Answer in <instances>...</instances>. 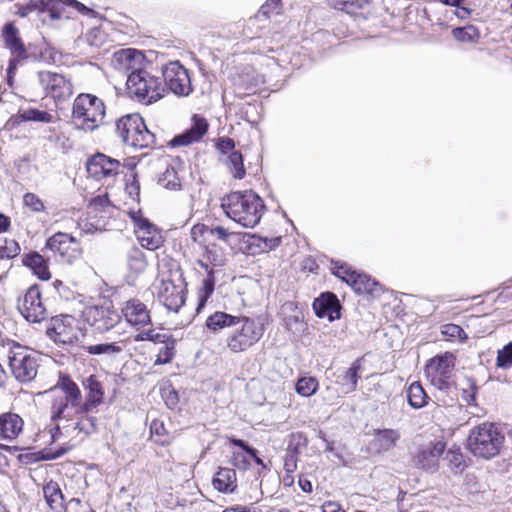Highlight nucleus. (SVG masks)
Instances as JSON below:
<instances>
[{
    "label": "nucleus",
    "instance_id": "obj_6",
    "mask_svg": "<svg viewBox=\"0 0 512 512\" xmlns=\"http://www.w3.org/2000/svg\"><path fill=\"white\" fill-rule=\"evenodd\" d=\"M127 89L132 98L146 105L159 101L166 94L162 78L146 69L128 74Z\"/></svg>",
    "mask_w": 512,
    "mask_h": 512
},
{
    "label": "nucleus",
    "instance_id": "obj_52",
    "mask_svg": "<svg viewBox=\"0 0 512 512\" xmlns=\"http://www.w3.org/2000/svg\"><path fill=\"white\" fill-rule=\"evenodd\" d=\"M23 203L25 207L31 211L39 213L45 211V205L40 197L34 193L28 192L23 196Z\"/></svg>",
    "mask_w": 512,
    "mask_h": 512
},
{
    "label": "nucleus",
    "instance_id": "obj_46",
    "mask_svg": "<svg viewBox=\"0 0 512 512\" xmlns=\"http://www.w3.org/2000/svg\"><path fill=\"white\" fill-rule=\"evenodd\" d=\"M128 266L136 273L144 271L147 266L144 254L138 249H133L128 256Z\"/></svg>",
    "mask_w": 512,
    "mask_h": 512
},
{
    "label": "nucleus",
    "instance_id": "obj_56",
    "mask_svg": "<svg viewBox=\"0 0 512 512\" xmlns=\"http://www.w3.org/2000/svg\"><path fill=\"white\" fill-rule=\"evenodd\" d=\"M216 147L217 149L222 153V154H227V156L232 153V151H235L234 148H235V143H234V140L229 138V137H222V138H219L217 144H216Z\"/></svg>",
    "mask_w": 512,
    "mask_h": 512
},
{
    "label": "nucleus",
    "instance_id": "obj_62",
    "mask_svg": "<svg viewBox=\"0 0 512 512\" xmlns=\"http://www.w3.org/2000/svg\"><path fill=\"white\" fill-rule=\"evenodd\" d=\"M150 431L152 435L163 436L166 433L164 423L160 420H153L150 424Z\"/></svg>",
    "mask_w": 512,
    "mask_h": 512
},
{
    "label": "nucleus",
    "instance_id": "obj_53",
    "mask_svg": "<svg viewBox=\"0 0 512 512\" xmlns=\"http://www.w3.org/2000/svg\"><path fill=\"white\" fill-rule=\"evenodd\" d=\"M441 332L445 337L450 339H467L466 332L459 325L453 323L443 325Z\"/></svg>",
    "mask_w": 512,
    "mask_h": 512
},
{
    "label": "nucleus",
    "instance_id": "obj_26",
    "mask_svg": "<svg viewBox=\"0 0 512 512\" xmlns=\"http://www.w3.org/2000/svg\"><path fill=\"white\" fill-rule=\"evenodd\" d=\"M40 80L50 90L53 97H65L72 93L71 83L61 74L51 72H40Z\"/></svg>",
    "mask_w": 512,
    "mask_h": 512
},
{
    "label": "nucleus",
    "instance_id": "obj_57",
    "mask_svg": "<svg viewBox=\"0 0 512 512\" xmlns=\"http://www.w3.org/2000/svg\"><path fill=\"white\" fill-rule=\"evenodd\" d=\"M66 6L61 0H50V5L46 8L51 19H60L62 17L61 9Z\"/></svg>",
    "mask_w": 512,
    "mask_h": 512
},
{
    "label": "nucleus",
    "instance_id": "obj_63",
    "mask_svg": "<svg viewBox=\"0 0 512 512\" xmlns=\"http://www.w3.org/2000/svg\"><path fill=\"white\" fill-rule=\"evenodd\" d=\"M322 512H346L336 501H326L323 503Z\"/></svg>",
    "mask_w": 512,
    "mask_h": 512
},
{
    "label": "nucleus",
    "instance_id": "obj_64",
    "mask_svg": "<svg viewBox=\"0 0 512 512\" xmlns=\"http://www.w3.org/2000/svg\"><path fill=\"white\" fill-rule=\"evenodd\" d=\"M222 512H258L253 506L234 505L224 509Z\"/></svg>",
    "mask_w": 512,
    "mask_h": 512
},
{
    "label": "nucleus",
    "instance_id": "obj_11",
    "mask_svg": "<svg viewBox=\"0 0 512 512\" xmlns=\"http://www.w3.org/2000/svg\"><path fill=\"white\" fill-rule=\"evenodd\" d=\"M331 271L336 277L351 286L358 294L374 295L381 290L377 281L365 273L352 269L347 263L332 262Z\"/></svg>",
    "mask_w": 512,
    "mask_h": 512
},
{
    "label": "nucleus",
    "instance_id": "obj_25",
    "mask_svg": "<svg viewBox=\"0 0 512 512\" xmlns=\"http://www.w3.org/2000/svg\"><path fill=\"white\" fill-rule=\"evenodd\" d=\"M312 306L319 318H327L330 322L340 318L341 305L336 295L331 292L322 293Z\"/></svg>",
    "mask_w": 512,
    "mask_h": 512
},
{
    "label": "nucleus",
    "instance_id": "obj_60",
    "mask_svg": "<svg viewBox=\"0 0 512 512\" xmlns=\"http://www.w3.org/2000/svg\"><path fill=\"white\" fill-rule=\"evenodd\" d=\"M298 456L286 452L284 458V471L294 473L297 469Z\"/></svg>",
    "mask_w": 512,
    "mask_h": 512
},
{
    "label": "nucleus",
    "instance_id": "obj_10",
    "mask_svg": "<svg viewBox=\"0 0 512 512\" xmlns=\"http://www.w3.org/2000/svg\"><path fill=\"white\" fill-rule=\"evenodd\" d=\"M45 249L51 253L56 262L61 264L71 265L82 255L80 242L65 232H57L50 236L46 241Z\"/></svg>",
    "mask_w": 512,
    "mask_h": 512
},
{
    "label": "nucleus",
    "instance_id": "obj_24",
    "mask_svg": "<svg viewBox=\"0 0 512 512\" xmlns=\"http://www.w3.org/2000/svg\"><path fill=\"white\" fill-rule=\"evenodd\" d=\"M192 126L183 133L175 136L170 140L171 147L187 146L192 143L198 142L208 130V123L203 117L194 115Z\"/></svg>",
    "mask_w": 512,
    "mask_h": 512
},
{
    "label": "nucleus",
    "instance_id": "obj_19",
    "mask_svg": "<svg viewBox=\"0 0 512 512\" xmlns=\"http://www.w3.org/2000/svg\"><path fill=\"white\" fill-rule=\"evenodd\" d=\"M159 301L170 311L178 312L185 303V288L170 279H162L158 287Z\"/></svg>",
    "mask_w": 512,
    "mask_h": 512
},
{
    "label": "nucleus",
    "instance_id": "obj_32",
    "mask_svg": "<svg viewBox=\"0 0 512 512\" xmlns=\"http://www.w3.org/2000/svg\"><path fill=\"white\" fill-rule=\"evenodd\" d=\"M23 263L40 280L50 279L51 273L49 271L47 261L39 253L34 252L26 255L25 258L23 259Z\"/></svg>",
    "mask_w": 512,
    "mask_h": 512
},
{
    "label": "nucleus",
    "instance_id": "obj_13",
    "mask_svg": "<svg viewBox=\"0 0 512 512\" xmlns=\"http://www.w3.org/2000/svg\"><path fill=\"white\" fill-rule=\"evenodd\" d=\"M454 365L455 358L452 353L445 352L436 355L426 364L425 375L435 388L439 390L447 389L451 383Z\"/></svg>",
    "mask_w": 512,
    "mask_h": 512
},
{
    "label": "nucleus",
    "instance_id": "obj_34",
    "mask_svg": "<svg viewBox=\"0 0 512 512\" xmlns=\"http://www.w3.org/2000/svg\"><path fill=\"white\" fill-rule=\"evenodd\" d=\"M226 257L223 249L216 244L206 246L203 258L199 261L200 265L208 272L209 266L222 267L225 265Z\"/></svg>",
    "mask_w": 512,
    "mask_h": 512
},
{
    "label": "nucleus",
    "instance_id": "obj_54",
    "mask_svg": "<svg viewBox=\"0 0 512 512\" xmlns=\"http://www.w3.org/2000/svg\"><path fill=\"white\" fill-rule=\"evenodd\" d=\"M281 9V0H266L260 7L259 14L269 18L272 14H278Z\"/></svg>",
    "mask_w": 512,
    "mask_h": 512
},
{
    "label": "nucleus",
    "instance_id": "obj_47",
    "mask_svg": "<svg viewBox=\"0 0 512 512\" xmlns=\"http://www.w3.org/2000/svg\"><path fill=\"white\" fill-rule=\"evenodd\" d=\"M307 438L302 433H294L290 436L286 452L298 456L300 451L307 446Z\"/></svg>",
    "mask_w": 512,
    "mask_h": 512
},
{
    "label": "nucleus",
    "instance_id": "obj_16",
    "mask_svg": "<svg viewBox=\"0 0 512 512\" xmlns=\"http://www.w3.org/2000/svg\"><path fill=\"white\" fill-rule=\"evenodd\" d=\"M3 38L6 47L11 51V54L13 56L9 60L7 68V83L10 87H12L13 77L15 74V70L17 69V65L20 63L21 60L26 58V49L21 38L19 37L18 29L15 27L13 23H7L4 26Z\"/></svg>",
    "mask_w": 512,
    "mask_h": 512
},
{
    "label": "nucleus",
    "instance_id": "obj_14",
    "mask_svg": "<svg viewBox=\"0 0 512 512\" xmlns=\"http://www.w3.org/2000/svg\"><path fill=\"white\" fill-rule=\"evenodd\" d=\"M128 215L134 224L137 240L143 248L155 251L162 246L164 240L160 230L144 218L140 210H130Z\"/></svg>",
    "mask_w": 512,
    "mask_h": 512
},
{
    "label": "nucleus",
    "instance_id": "obj_59",
    "mask_svg": "<svg viewBox=\"0 0 512 512\" xmlns=\"http://www.w3.org/2000/svg\"><path fill=\"white\" fill-rule=\"evenodd\" d=\"M209 227L204 224H196L191 229V238L194 242H200V238L209 235Z\"/></svg>",
    "mask_w": 512,
    "mask_h": 512
},
{
    "label": "nucleus",
    "instance_id": "obj_4",
    "mask_svg": "<svg viewBox=\"0 0 512 512\" xmlns=\"http://www.w3.org/2000/svg\"><path fill=\"white\" fill-rule=\"evenodd\" d=\"M503 443L504 435L494 423L490 422H484L472 428L467 440L471 453L484 459H491L498 455Z\"/></svg>",
    "mask_w": 512,
    "mask_h": 512
},
{
    "label": "nucleus",
    "instance_id": "obj_5",
    "mask_svg": "<svg viewBox=\"0 0 512 512\" xmlns=\"http://www.w3.org/2000/svg\"><path fill=\"white\" fill-rule=\"evenodd\" d=\"M104 102L92 94L82 93L73 102L72 118L77 128L93 131L104 123Z\"/></svg>",
    "mask_w": 512,
    "mask_h": 512
},
{
    "label": "nucleus",
    "instance_id": "obj_35",
    "mask_svg": "<svg viewBox=\"0 0 512 512\" xmlns=\"http://www.w3.org/2000/svg\"><path fill=\"white\" fill-rule=\"evenodd\" d=\"M407 399L412 408L420 409L428 403L429 397L420 382L415 381L407 389Z\"/></svg>",
    "mask_w": 512,
    "mask_h": 512
},
{
    "label": "nucleus",
    "instance_id": "obj_45",
    "mask_svg": "<svg viewBox=\"0 0 512 512\" xmlns=\"http://www.w3.org/2000/svg\"><path fill=\"white\" fill-rule=\"evenodd\" d=\"M461 390L462 400L465 401L468 405H476V394L478 387L472 378H466L464 380Z\"/></svg>",
    "mask_w": 512,
    "mask_h": 512
},
{
    "label": "nucleus",
    "instance_id": "obj_7",
    "mask_svg": "<svg viewBox=\"0 0 512 512\" xmlns=\"http://www.w3.org/2000/svg\"><path fill=\"white\" fill-rule=\"evenodd\" d=\"M116 132L125 144L134 148H153L158 145L155 134L136 113L121 117L116 122Z\"/></svg>",
    "mask_w": 512,
    "mask_h": 512
},
{
    "label": "nucleus",
    "instance_id": "obj_8",
    "mask_svg": "<svg viewBox=\"0 0 512 512\" xmlns=\"http://www.w3.org/2000/svg\"><path fill=\"white\" fill-rule=\"evenodd\" d=\"M265 327L259 318L239 317L232 331L229 333L226 344L233 353L247 351L263 336Z\"/></svg>",
    "mask_w": 512,
    "mask_h": 512
},
{
    "label": "nucleus",
    "instance_id": "obj_51",
    "mask_svg": "<svg viewBox=\"0 0 512 512\" xmlns=\"http://www.w3.org/2000/svg\"><path fill=\"white\" fill-rule=\"evenodd\" d=\"M497 366L502 369H509L512 367V342L498 351Z\"/></svg>",
    "mask_w": 512,
    "mask_h": 512
},
{
    "label": "nucleus",
    "instance_id": "obj_2",
    "mask_svg": "<svg viewBox=\"0 0 512 512\" xmlns=\"http://www.w3.org/2000/svg\"><path fill=\"white\" fill-rule=\"evenodd\" d=\"M221 206L228 218L244 228L255 227L265 211L264 201L252 190L229 193Z\"/></svg>",
    "mask_w": 512,
    "mask_h": 512
},
{
    "label": "nucleus",
    "instance_id": "obj_12",
    "mask_svg": "<svg viewBox=\"0 0 512 512\" xmlns=\"http://www.w3.org/2000/svg\"><path fill=\"white\" fill-rule=\"evenodd\" d=\"M161 72L166 92L170 91L178 97H186L192 93L190 73L179 61H171L163 65Z\"/></svg>",
    "mask_w": 512,
    "mask_h": 512
},
{
    "label": "nucleus",
    "instance_id": "obj_1",
    "mask_svg": "<svg viewBox=\"0 0 512 512\" xmlns=\"http://www.w3.org/2000/svg\"><path fill=\"white\" fill-rule=\"evenodd\" d=\"M82 386L86 391L85 400L78 385L69 377H63L58 383L60 394L56 395L51 404V420L70 422L73 414H87L95 410L104 399L102 383L97 376L90 375L83 379Z\"/></svg>",
    "mask_w": 512,
    "mask_h": 512
},
{
    "label": "nucleus",
    "instance_id": "obj_20",
    "mask_svg": "<svg viewBox=\"0 0 512 512\" xmlns=\"http://www.w3.org/2000/svg\"><path fill=\"white\" fill-rule=\"evenodd\" d=\"M144 61L145 56L141 51L127 48L116 51L111 63L115 70L130 74L142 70Z\"/></svg>",
    "mask_w": 512,
    "mask_h": 512
},
{
    "label": "nucleus",
    "instance_id": "obj_49",
    "mask_svg": "<svg viewBox=\"0 0 512 512\" xmlns=\"http://www.w3.org/2000/svg\"><path fill=\"white\" fill-rule=\"evenodd\" d=\"M168 334L160 333L156 331L155 329H149L142 331L134 336V340L136 342H142V341H150L155 344L162 343L165 341V337Z\"/></svg>",
    "mask_w": 512,
    "mask_h": 512
},
{
    "label": "nucleus",
    "instance_id": "obj_37",
    "mask_svg": "<svg viewBox=\"0 0 512 512\" xmlns=\"http://www.w3.org/2000/svg\"><path fill=\"white\" fill-rule=\"evenodd\" d=\"M452 35L455 40L463 43H477L480 39V31L474 25H466L464 27H457L452 30Z\"/></svg>",
    "mask_w": 512,
    "mask_h": 512
},
{
    "label": "nucleus",
    "instance_id": "obj_15",
    "mask_svg": "<svg viewBox=\"0 0 512 512\" xmlns=\"http://www.w3.org/2000/svg\"><path fill=\"white\" fill-rule=\"evenodd\" d=\"M17 308L20 314L31 323H40L47 317V310L42 302L40 287L36 284L30 286L18 298Z\"/></svg>",
    "mask_w": 512,
    "mask_h": 512
},
{
    "label": "nucleus",
    "instance_id": "obj_27",
    "mask_svg": "<svg viewBox=\"0 0 512 512\" xmlns=\"http://www.w3.org/2000/svg\"><path fill=\"white\" fill-rule=\"evenodd\" d=\"M24 421L16 413L6 412L0 414V439L14 440L23 431Z\"/></svg>",
    "mask_w": 512,
    "mask_h": 512
},
{
    "label": "nucleus",
    "instance_id": "obj_39",
    "mask_svg": "<svg viewBox=\"0 0 512 512\" xmlns=\"http://www.w3.org/2000/svg\"><path fill=\"white\" fill-rule=\"evenodd\" d=\"M161 344L162 346L160 347L155 360V364L157 365L169 363L173 359L175 353V340L171 336L167 335L165 337V341Z\"/></svg>",
    "mask_w": 512,
    "mask_h": 512
},
{
    "label": "nucleus",
    "instance_id": "obj_23",
    "mask_svg": "<svg viewBox=\"0 0 512 512\" xmlns=\"http://www.w3.org/2000/svg\"><path fill=\"white\" fill-rule=\"evenodd\" d=\"M122 314L131 326L143 327L151 322L150 312L147 306L139 299H130L122 307Z\"/></svg>",
    "mask_w": 512,
    "mask_h": 512
},
{
    "label": "nucleus",
    "instance_id": "obj_40",
    "mask_svg": "<svg viewBox=\"0 0 512 512\" xmlns=\"http://www.w3.org/2000/svg\"><path fill=\"white\" fill-rule=\"evenodd\" d=\"M255 457V449L237 450L232 452L231 463L240 470H247Z\"/></svg>",
    "mask_w": 512,
    "mask_h": 512
},
{
    "label": "nucleus",
    "instance_id": "obj_21",
    "mask_svg": "<svg viewBox=\"0 0 512 512\" xmlns=\"http://www.w3.org/2000/svg\"><path fill=\"white\" fill-rule=\"evenodd\" d=\"M119 166L120 163L118 160L101 153L92 156L86 163L87 173L95 180H101L116 175Z\"/></svg>",
    "mask_w": 512,
    "mask_h": 512
},
{
    "label": "nucleus",
    "instance_id": "obj_17",
    "mask_svg": "<svg viewBox=\"0 0 512 512\" xmlns=\"http://www.w3.org/2000/svg\"><path fill=\"white\" fill-rule=\"evenodd\" d=\"M82 318L99 332H106L121 320L117 311L109 306H88L82 311Z\"/></svg>",
    "mask_w": 512,
    "mask_h": 512
},
{
    "label": "nucleus",
    "instance_id": "obj_3",
    "mask_svg": "<svg viewBox=\"0 0 512 512\" xmlns=\"http://www.w3.org/2000/svg\"><path fill=\"white\" fill-rule=\"evenodd\" d=\"M88 414H73V417L79 416L78 420L67 425H61L60 422L62 420L54 421L55 426L51 429L52 439L55 441L65 436L74 442L70 445L62 446L56 451H44L42 459H57L70 451L76 444L82 442L87 436L94 434L97 431V419Z\"/></svg>",
    "mask_w": 512,
    "mask_h": 512
},
{
    "label": "nucleus",
    "instance_id": "obj_43",
    "mask_svg": "<svg viewBox=\"0 0 512 512\" xmlns=\"http://www.w3.org/2000/svg\"><path fill=\"white\" fill-rule=\"evenodd\" d=\"M19 118L22 121H34L43 123H49L52 121V115L50 113L34 108H29L20 111Z\"/></svg>",
    "mask_w": 512,
    "mask_h": 512
},
{
    "label": "nucleus",
    "instance_id": "obj_36",
    "mask_svg": "<svg viewBox=\"0 0 512 512\" xmlns=\"http://www.w3.org/2000/svg\"><path fill=\"white\" fill-rule=\"evenodd\" d=\"M244 159L239 151H232L225 159V165L234 179L241 180L245 177Z\"/></svg>",
    "mask_w": 512,
    "mask_h": 512
},
{
    "label": "nucleus",
    "instance_id": "obj_61",
    "mask_svg": "<svg viewBox=\"0 0 512 512\" xmlns=\"http://www.w3.org/2000/svg\"><path fill=\"white\" fill-rule=\"evenodd\" d=\"M50 5V0H30L28 3L27 10H39L41 12L46 11Z\"/></svg>",
    "mask_w": 512,
    "mask_h": 512
},
{
    "label": "nucleus",
    "instance_id": "obj_31",
    "mask_svg": "<svg viewBox=\"0 0 512 512\" xmlns=\"http://www.w3.org/2000/svg\"><path fill=\"white\" fill-rule=\"evenodd\" d=\"M238 316L222 311H216L210 315L205 322L208 330L217 333L225 328H232L237 324Z\"/></svg>",
    "mask_w": 512,
    "mask_h": 512
},
{
    "label": "nucleus",
    "instance_id": "obj_18",
    "mask_svg": "<svg viewBox=\"0 0 512 512\" xmlns=\"http://www.w3.org/2000/svg\"><path fill=\"white\" fill-rule=\"evenodd\" d=\"M48 334L55 342L71 344L78 339L76 319L71 315H60L52 318Z\"/></svg>",
    "mask_w": 512,
    "mask_h": 512
},
{
    "label": "nucleus",
    "instance_id": "obj_58",
    "mask_svg": "<svg viewBox=\"0 0 512 512\" xmlns=\"http://www.w3.org/2000/svg\"><path fill=\"white\" fill-rule=\"evenodd\" d=\"M209 236L215 237L218 240L228 242L229 238L231 237L232 233H230L227 229H225L222 226H216L213 228L209 227Z\"/></svg>",
    "mask_w": 512,
    "mask_h": 512
},
{
    "label": "nucleus",
    "instance_id": "obj_44",
    "mask_svg": "<svg viewBox=\"0 0 512 512\" xmlns=\"http://www.w3.org/2000/svg\"><path fill=\"white\" fill-rule=\"evenodd\" d=\"M296 391L299 395L310 397L318 389V381L314 377H302L296 383Z\"/></svg>",
    "mask_w": 512,
    "mask_h": 512
},
{
    "label": "nucleus",
    "instance_id": "obj_48",
    "mask_svg": "<svg viewBox=\"0 0 512 512\" xmlns=\"http://www.w3.org/2000/svg\"><path fill=\"white\" fill-rule=\"evenodd\" d=\"M211 273H212V271L208 272L209 276H208V278L203 280V286L199 290V302H198V307H197L198 312L200 311L201 308L204 307L206 301L208 300V298L212 295V293L214 291V280L211 278Z\"/></svg>",
    "mask_w": 512,
    "mask_h": 512
},
{
    "label": "nucleus",
    "instance_id": "obj_9",
    "mask_svg": "<svg viewBox=\"0 0 512 512\" xmlns=\"http://www.w3.org/2000/svg\"><path fill=\"white\" fill-rule=\"evenodd\" d=\"M9 366L15 379L27 383L35 379L41 354L31 348L15 344L9 351Z\"/></svg>",
    "mask_w": 512,
    "mask_h": 512
},
{
    "label": "nucleus",
    "instance_id": "obj_41",
    "mask_svg": "<svg viewBox=\"0 0 512 512\" xmlns=\"http://www.w3.org/2000/svg\"><path fill=\"white\" fill-rule=\"evenodd\" d=\"M85 350L91 355H107L113 356L123 351V347L117 343H100L89 345Z\"/></svg>",
    "mask_w": 512,
    "mask_h": 512
},
{
    "label": "nucleus",
    "instance_id": "obj_42",
    "mask_svg": "<svg viewBox=\"0 0 512 512\" xmlns=\"http://www.w3.org/2000/svg\"><path fill=\"white\" fill-rule=\"evenodd\" d=\"M158 183L169 190H178L181 187V181L173 167H167L160 175Z\"/></svg>",
    "mask_w": 512,
    "mask_h": 512
},
{
    "label": "nucleus",
    "instance_id": "obj_30",
    "mask_svg": "<svg viewBox=\"0 0 512 512\" xmlns=\"http://www.w3.org/2000/svg\"><path fill=\"white\" fill-rule=\"evenodd\" d=\"M43 493L46 503L52 510L62 512L65 509L64 496L57 482H47L43 487Z\"/></svg>",
    "mask_w": 512,
    "mask_h": 512
},
{
    "label": "nucleus",
    "instance_id": "obj_50",
    "mask_svg": "<svg viewBox=\"0 0 512 512\" xmlns=\"http://www.w3.org/2000/svg\"><path fill=\"white\" fill-rule=\"evenodd\" d=\"M445 459L448 461L450 468L463 470L465 461L463 454L459 448H451L447 451Z\"/></svg>",
    "mask_w": 512,
    "mask_h": 512
},
{
    "label": "nucleus",
    "instance_id": "obj_33",
    "mask_svg": "<svg viewBox=\"0 0 512 512\" xmlns=\"http://www.w3.org/2000/svg\"><path fill=\"white\" fill-rule=\"evenodd\" d=\"M400 439V432L396 429H378L374 432L373 443L378 451H388Z\"/></svg>",
    "mask_w": 512,
    "mask_h": 512
},
{
    "label": "nucleus",
    "instance_id": "obj_55",
    "mask_svg": "<svg viewBox=\"0 0 512 512\" xmlns=\"http://www.w3.org/2000/svg\"><path fill=\"white\" fill-rule=\"evenodd\" d=\"M110 207V201L108 199L107 194L98 195L91 199L89 203V209L91 212H98L100 210H105Z\"/></svg>",
    "mask_w": 512,
    "mask_h": 512
},
{
    "label": "nucleus",
    "instance_id": "obj_38",
    "mask_svg": "<svg viewBox=\"0 0 512 512\" xmlns=\"http://www.w3.org/2000/svg\"><path fill=\"white\" fill-rule=\"evenodd\" d=\"M329 6L332 8L344 11L347 14H354L358 10L365 8L368 4L367 0H328Z\"/></svg>",
    "mask_w": 512,
    "mask_h": 512
},
{
    "label": "nucleus",
    "instance_id": "obj_29",
    "mask_svg": "<svg viewBox=\"0 0 512 512\" xmlns=\"http://www.w3.org/2000/svg\"><path fill=\"white\" fill-rule=\"evenodd\" d=\"M212 485L221 493H234L237 489L236 471L232 468H219L212 479Z\"/></svg>",
    "mask_w": 512,
    "mask_h": 512
},
{
    "label": "nucleus",
    "instance_id": "obj_28",
    "mask_svg": "<svg viewBox=\"0 0 512 512\" xmlns=\"http://www.w3.org/2000/svg\"><path fill=\"white\" fill-rule=\"evenodd\" d=\"M360 368V362L356 360L349 368L337 370L335 383L341 388L342 393L348 394L356 390Z\"/></svg>",
    "mask_w": 512,
    "mask_h": 512
},
{
    "label": "nucleus",
    "instance_id": "obj_22",
    "mask_svg": "<svg viewBox=\"0 0 512 512\" xmlns=\"http://www.w3.org/2000/svg\"><path fill=\"white\" fill-rule=\"evenodd\" d=\"M445 450V443L437 441L419 448L414 456V463L417 467L435 471L438 468L439 458Z\"/></svg>",
    "mask_w": 512,
    "mask_h": 512
}]
</instances>
